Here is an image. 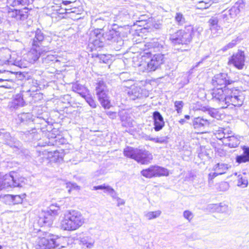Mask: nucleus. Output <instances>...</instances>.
I'll use <instances>...</instances> for the list:
<instances>
[{"label":"nucleus","instance_id":"nucleus-28","mask_svg":"<svg viewBox=\"0 0 249 249\" xmlns=\"http://www.w3.org/2000/svg\"><path fill=\"white\" fill-rule=\"evenodd\" d=\"M242 149L243 154L236 158V161L239 163L249 162V147L244 146Z\"/></svg>","mask_w":249,"mask_h":249},{"label":"nucleus","instance_id":"nucleus-5","mask_svg":"<svg viewBox=\"0 0 249 249\" xmlns=\"http://www.w3.org/2000/svg\"><path fill=\"white\" fill-rule=\"evenodd\" d=\"M15 173L11 172L1 178L2 189L14 187H22L25 184L26 179L22 177L14 176Z\"/></svg>","mask_w":249,"mask_h":249},{"label":"nucleus","instance_id":"nucleus-35","mask_svg":"<svg viewBox=\"0 0 249 249\" xmlns=\"http://www.w3.org/2000/svg\"><path fill=\"white\" fill-rule=\"evenodd\" d=\"M229 167L228 164L221 163L217 164L214 167V170L218 172L219 175H222L226 172Z\"/></svg>","mask_w":249,"mask_h":249},{"label":"nucleus","instance_id":"nucleus-33","mask_svg":"<svg viewBox=\"0 0 249 249\" xmlns=\"http://www.w3.org/2000/svg\"><path fill=\"white\" fill-rule=\"evenodd\" d=\"M39 156L42 159H51L53 157H59V153L57 151L49 152L47 150H44L39 153Z\"/></svg>","mask_w":249,"mask_h":249},{"label":"nucleus","instance_id":"nucleus-12","mask_svg":"<svg viewBox=\"0 0 249 249\" xmlns=\"http://www.w3.org/2000/svg\"><path fill=\"white\" fill-rule=\"evenodd\" d=\"M245 55L244 52H238L236 53L233 54L229 59V64H232L238 69L241 70L245 65Z\"/></svg>","mask_w":249,"mask_h":249},{"label":"nucleus","instance_id":"nucleus-29","mask_svg":"<svg viewBox=\"0 0 249 249\" xmlns=\"http://www.w3.org/2000/svg\"><path fill=\"white\" fill-rule=\"evenodd\" d=\"M44 39V35L41 30H37L35 33V36L33 40L32 46L37 47H42L40 46L41 42Z\"/></svg>","mask_w":249,"mask_h":249},{"label":"nucleus","instance_id":"nucleus-21","mask_svg":"<svg viewBox=\"0 0 249 249\" xmlns=\"http://www.w3.org/2000/svg\"><path fill=\"white\" fill-rule=\"evenodd\" d=\"M79 244L84 248H92L95 244V240L90 236H84L79 238Z\"/></svg>","mask_w":249,"mask_h":249},{"label":"nucleus","instance_id":"nucleus-25","mask_svg":"<svg viewBox=\"0 0 249 249\" xmlns=\"http://www.w3.org/2000/svg\"><path fill=\"white\" fill-rule=\"evenodd\" d=\"M72 89L73 91L78 93L83 98L89 93V91L87 88L77 83L72 85Z\"/></svg>","mask_w":249,"mask_h":249},{"label":"nucleus","instance_id":"nucleus-11","mask_svg":"<svg viewBox=\"0 0 249 249\" xmlns=\"http://www.w3.org/2000/svg\"><path fill=\"white\" fill-rule=\"evenodd\" d=\"M238 79L234 80L230 79L228 76V74L226 73H220L215 74L212 80V84L213 86L217 87L218 86H224L231 84L234 82H236Z\"/></svg>","mask_w":249,"mask_h":249},{"label":"nucleus","instance_id":"nucleus-31","mask_svg":"<svg viewBox=\"0 0 249 249\" xmlns=\"http://www.w3.org/2000/svg\"><path fill=\"white\" fill-rule=\"evenodd\" d=\"M138 150V148L127 147L124 149V154L125 156L136 160Z\"/></svg>","mask_w":249,"mask_h":249},{"label":"nucleus","instance_id":"nucleus-23","mask_svg":"<svg viewBox=\"0 0 249 249\" xmlns=\"http://www.w3.org/2000/svg\"><path fill=\"white\" fill-rule=\"evenodd\" d=\"M157 166H151L149 168L141 171V174L146 178L157 177Z\"/></svg>","mask_w":249,"mask_h":249},{"label":"nucleus","instance_id":"nucleus-10","mask_svg":"<svg viewBox=\"0 0 249 249\" xmlns=\"http://www.w3.org/2000/svg\"><path fill=\"white\" fill-rule=\"evenodd\" d=\"M89 45H92L93 49L102 47L104 45L103 34L99 29H94L89 31Z\"/></svg>","mask_w":249,"mask_h":249},{"label":"nucleus","instance_id":"nucleus-59","mask_svg":"<svg viewBox=\"0 0 249 249\" xmlns=\"http://www.w3.org/2000/svg\"><path fill=\"white\" fill-rule=\"evenodd\" d=\"M96 95L98 97L99 100H102L103 99H106V98L108 97L106 93V91L101 92H98L97 93H96Z\"/></svg>","mask_w":249,"mask_h":249},{"label":"nucleus","instance_id":"nucleus-8","mask_svg":"<svg viewBox=\"0 0 249 249\" xmlns=\"http://www.w3.org/2000/svg\"><path fill=\"white\" fill-rule=\"evenodd\" d=\"M0 65H14L20 68L27 67V63L22 60L20 56L16 53H8L4 57L1 56L0 59Z\"/></svg>","mask_w":249,"mask_h":249},{"label":"nucleus","instance_id":"nucleus-4","mask_svg":"<svg viewBox=\"0 0 249 249\" xmlns=\"http://www.w3.org/2000/svg\"><path fill=\"white\" fill-rule=\"evenodd\" d=\"M195 34V29L192 25H188L183 30H180L169 36V40L173 45H187L190 43Z\"/></svg>","mask_w":249,"mask_h":249},{"label":"nucleus","instance_id":"nucleus-13","mask_svg":"<svg viewBox=\"0 0 249 249\" xmlns=\"http://www.w3.org/2000/svg\"><path fill=\"white\" fill-rule=\"evenodd\" d=\"M23 6L25 7L21 10L9 8L8 11V16L17 20H23L26 19L28 17V8L26 7L27 5Z\"/></svg>","mask_w":249,"mask_h":249},{"label":"nucleus","instance_id":"nucleus-41","mask_svg":"<svg viewBox=\"0 0 249 249\" xmlns=\"http://www.w3.org/2000/svg\"><path fill=\"white\" fill-rule=\"evenodd\" d=\"M238 179L237 185L242 188H245L247 186L248 181L246 177H243L242 175H239Z\"/></svg>","mask_w":249,"mask_h":249},{"label":"nucleus","instance_id":"nucleus-26","mask_svg":"<svg viewBox=\"0 0 249 249\" xmlns=\"http://www.w3.org/2000/svg\"><path fill=\"white\" fill-rule=\"evenodd\" d=\"M240 137L238 135H231L229 139H225V144L231 147H236L240 144Z\"/></svg>","mask_w":249,"mask_h":249},{"label":"nucleus","instance_id":"nucleus-45","mask_svg":"<svg viewBox=\"0 0 249 249\" xmlns=\"http://www.w3.org/2000/svg\"><path fill=\"white\" fill-rule=\"evenodd\" d=\"M240 9H238L237 7L234 5L229 10L227 11L229 16L231 18L235 17L239 13Z\"/></svg>","mask_w":249,"mask_h":249},{"label":"nucleus","instance_id":"nucleus-18","mask_svg":"<svg viewBox=\"0 0 249 249\" xmlns=\"http://www.w3.org/2000/svg\"><path fill=\"white\" fill-rule=\"evenodd\" d=\"M192 124L195 129L203 130L209 126L210 122L202 117H197L194 118Z\"/></svg>","mask_w":249,"mask_h":249},{"label":"nucleus","instance_id":"nucleus-17","mask_svg":"<svg viewBox=\"0 0 249 249\" xmlns=\"http://www.w3.org/2000/svg\"><path fill=\"white\" fill-rule=\"evenodd\" d=\"M56 216L53 214L44 211L42 215L38 219V223L41 226L50 227Z\"/></svg>","mask_w":249,"mask_h":249},{"label":"nucleus","instance_id":"nucleus-27","mask_svg":"<svg viewBox=\"0 0 249 249\" xmlns=\"http://www.w3.org/2000/svg\"><path fill=\"white\" fill-rule=\"evenodd\" d=\"M128 95L130 98L134 100L142 97V89L140 87H132L128 91Z\"/></svg>","mask_w":249,"mask_h":249},{"label":"nucleus","instance_id":"nucleus-9","mask_svg":"<svg viewBox=\"0 0 249 249\" xmlns=\"http://www.w3.org/2000/svg\"><path fill=\"white\" fill-rule=\"evenodd\" d=\"M49 52V49L47 47H37L32 46V49L26 54V58L27 60H24L27 63V67L28 63H35L40 56L45 55Z\"/></svg>","mask_w":249,"mask_h":249},{"label":"nucleus","instance_id":"nucleus-19","mask_svg":"<svg viewBox=\"0 0 249 249\" xmlns=\"http://www.w3.org/2000/svg\"><path fill=\"white\" fill-rule=\"evenodd\" d=\"M154 120V129L156 131L160 130L164 126L165 123L163 118L159 111H155L153 113Z\"/></svg>","mask_w":249,"mask_h":249},{"label":"nucleus","instance_id":"nucleus-42","mask_svg":"<svg viewBox=\"0 0 249 249\" xmlns=\"http://www.w3.org/2000/svg\"><path fill=\"white\" fill-rule=\"evenodd\" d=\"M95 90L96 93L106 91V86L104 82L102 80L99 81L97 83Z\"/></svg>","mask_w":249,"mask_h":249},{"label":"nucleus","instance_id":"nucleus-46","mask_svg":"<svg viewBox=\"0 0 249 249\" xmlns=\"http://www.w3.org/2000/svg\"><path fill=\"white\" fill-rule=\"evenodd\" d=\"M175 20L178 24L182 25L185 23V20L183 15L180 13H177L175 16Z\"/></svg>","mask_w":249,"mask_h":249},{"label":"nucleus","instance_id":"nucleus-56","mask_svg":"<svg viewBox=\"0 0 249 249\" xmlns=\"http://www.w3.org/2000/svg\"><path fill=\"white\" fill-rule=\"evenodd\" d=\"M62 3L64 6H65L66 8H71L76 5L75 1L72 2L70 0H62Z\"/></svg>","mask_w":249,"mask_h":249},{"label":"nucleus","instance_id":"nucleus-30","mask_svg":"<svg viewBox=\"0 0 249 249\" xmlns=\"http://www.w3.org/2000/svg\"><path fill=\"white\" fill-rule=\"evenodd\" d=\"M118 35L119 33L117 31L114 30H109L106 32L105 35H103L104 40L106 39L113 42L118 41L119 39Z\"/></svg>","mask_w":249,"mask_h":249},{"label":"nucleus","instance_id":"nucleus-15","mask_svg":"<svg viewBox=\"0 0 249 249\" xmlns=\"http://www.w3.org/2000/svg\"><path fill=\"white\" fill-rule=\"evenodd\" d=\"M214 135L217 139L222 141L225 143V139H229L231 135H233V132L230 127H219L214 131Z\"/></svg>","mask_w":249,"mask_h":249},{"label":"nucleus","instance_id":"nucleus-32","mask_svg":"<svg viewBox=\"0 0 249 249\" xmlns=\"http://www.w3.org/2000/svg\"><path fill=\"white\" fill-rule=\"evenodd\" d=\"M33 0H7V4L12 7L28 5Z\"/></svg>","mask_w":249,"mask_h":249},{"label":"nucleus","instance_id":"nucleus-2","mask_svg":"<svg viewBox=\"0 0 249 249\" xmlns=\"http://www.w3.org/2000/svg\"><path fill=\"white\" fill-rule=\"evenodd\" d=\"M82 214L75 210H68L63 214L60 222L61 229L67 231H74L78 229L85 223Z\"/></svg>","mask_w":249,"mask_h":249},{"label":"nucleus","instance_id":"nucleus-43","mask_svg":"<svg viewBox=\"0 0 249 249\" xmlns=\"http://www.w3.org/2000/svg\"><path fill=\"white\" fill-rule=\"evenodd\" d=\"M84 98L85 99L87 103L92 108H95L96 107V104L95 101L92 98L91 95L89 93L87 94Z\"/></svg>","mask_w":249,"mask_h":249},{"label":"nucleus","instance_id":"nucleus-36","mask_svg":"<svg viewBox=\"0 0 249 249\" xmlns=\"http://www.w3.org/2000/svg\"><path fill=\"white\" fill-rule=\"evenodd\" d=\"M52 10L55 12V13L58 14H64L65 13H69V8L62 7L61 6H59L57 4H55L52 6Z\"/></svg>","mask_w":249,"mask_h":249},{"label":"nucleus","instance_id":"nucleus-55","mask_svg":"<svg viewBox=\"0 0 249 249\" xmlns=\"http://www.w3.org/2000/svg\"><path fill=\"white\" fill-rule=\"evenodd\" d=\"M236 42L237 41L236 40H232L231 42L222 48L223 51H226L230 48H233L236 44Z\"/></svg>","mask_w":249,"mask_h":249},{"label":"nucleus","instance_id":"nucleus-54","mask_svg":"<svg viewBox=\"0 0 249 249\" xmlns=\"http://www.w3.org/2000/svg\"><path fill=\"white\" fill-rule=\"evenodd\" d=\"M212 33L213 34H216L221 30V27L218 25V23L215 25L211 26L210 27Z\"/></svg>","mask_w":249,"mask_h":249},{"label":"nucleus","instance_id":"nucleus-63","mask_svg":"<svg viewBox=\"0 0 249 249\" xmlns=\"http://www.w3.org/2000/svg\"><path fill=\"white\" fill-rule=\"evenodd\" d=\"M107 115L111 119H114L116 118L117 117V113L115 112H112V111H107L106 112Z\"/></svg>","mask_w":249,"mask_h":249},{"label":"nucleus","instance_id":"nucleus-49","mask_svg":"<svg viewBox=\"0 0 249 249\" xmlns=\"http://www.w3.org/2000/svg\"><path fill=\"white\" fill-rule=\"evenodd\" d=\"M216 155L221 158H226L228 159L229 155L227 154L226 152L222 148H217L216 151Z\"/></svg>","mask_w":249,"mask_h":249},{"label":"nucleus","instance_id":"nucleus-38","mask_svg":"<svg viewBox=\"0 0 249 249\" xmlns=\"http://www.w3.org/2000/svg\"><path fill=\"white\" fill-rule=\"evenodd\" d=\"M161 213L160 210L154 212H148L144 214L145 217L148 220H151L159 217Z\"/></svg>","mask_w":249,"mask_h":249},{"label":"nucleus","instance_id":"nucleus-57","mask_svg":"<svg viewBox=\"0 0 249 249\" xmlns=\"http://www.w3.org/2000/svg\"><path fill=\"white\" fill-rule=\"evenodd\" d=\"M209 24L210 27L213 25H215V24H217L218 23V18L216 17H212L209 20Z\"/></svg>","mask_w":249,"mask_h":249},{"label":"nucleus","instance_id":"nucleus-37","mask_svg":"<svg viewBox=\"0 0 249 249\" xmlns=\"http://www.w3.org/2000/svg\"><path fill=\"white\" fill-rule=\"evenodd\" d=\"M60 57L55 55L50 54H48L46 57L43 58V61L44 63L48 64L50 62H60Z\"/></svg>","mask_w":249,"mask_h":249},{"label":"nucleus","instance_id":"nucleus-40","mask_svg":"<svg viewBox=\"0 0 249 249\" xmlns=\"http://www.w3.org/2000/svg\"><path fill=\"white\" fill-rule=\"evenodd\" d=\"M60 207L57 204H52L50 206L49 209L46 211L47 212L53 214L56 216L58 213V211L59 210Z\"/></svg>","mask_w":249,"mask_h":249},{"label":"nucleus","instance_id":"nucleus-39","mask_svg":"<svg viewBox=\"0 0 249 249\" xmlns=\"http://www.w3.org/2000/svg\"><path fill=\"white\" fill-rule=\"evenodd\" d=\"M12 74L9 71H0V82L9 81L10 80L9 75Z\"/></svg>","mask_w":249,"mask_h":249},{"label":"nucleus","instance_id":"nucleus-6","mask_svg":"<svg viewBox=\"0 0 249 249\" xmlns=\"http://www.w3.org/2000/svg\"><path fill=\"white\" fill-rule=\"evenodd\" d=\"M227 97L226 107L230 105L234 107H241L245 99L244 92L236 88L228 89L227 91Z\"/></svg>","mask_w":249,"mask_h":249},{"label":"nucleus","instance_id":"nucleus-64","mask_svg":"<svg viewBox=\"0 0 249 249\" xmlns=\"http://www.w3.org/2000/svg\"><path fill=\"white\" fill-rule=\"evenodd\" d=\"M218 175H220L218 174L217 172L215 171L213 173H211L209 174V181L212 180L215 177L217 176Z\"/></svg>","mask_w":249,"mask_h":249},{"label":"nucleus","instance_id":"nucleus-20","mask_svg":"<svg viewBox=\"0 0 249 249\" xmlns=\"http://www.w3.org/2000/svg\"><path fill=\"white\" fill-rule=\"evenodd\" d=\"M108 20L107 17H100L96 18H92L91 20V24L92 26L95 28V29H99L102 31V28L105 25L106 22Z\"/></svg>","mask_w":249,"mask_h":249},{"label":"nucleus","instance_id":"nucleus-58","mask_svg":"<svg viewBox=\"0 0 249 249\" xmlns=\"http://www.w3.org/2000/svg\"><path fill=\"white\" fill-rule=\"evenodd\" d=\"M228 210V206L226 204H220L219 208H217V211L220 213H226Z\"/></svg>","mask_w":249,"mask_h":249},{"label":"nucleus","instance_id":"nucleus-47","mask_svg":"<svg viewBox=\"0 0 249 249\" xmlns=\"http://www.w3.org/2000/svg\"><path fill=\"white\" fill-rule=\"evenodd\" d=\"M184 103L182 101H176L174 103V106L176 110L178 113H180L182 111V108L183 107Z\"/></svg>","mask_w":249,"mask_h":249},{"label":"nucleus","instance_id":"nucleus-62","mask_svg":"<svg viewBox=\"0 0 249 249\" xmlns=\"http://www.w3.org/2000/svg\"><path fill=\"white\" fill-rule=\"evenodd\" d=\"M99 58L101 62L107 63L108 58V57L105 54H101L99 56Z\"/></svg>","mask_w":249,"mask_h":249},{"label":"nucleus","instance_id":"nucleus-24","mask_svg":"<svg viewBox=\"0 0 249 249\" xmlns=\"http://www.w3.org/2000/svg\"><path fill=\"white\" fill-rule=\"evenodd\" d=\"M25 101L23 99L22 95L18 94L15 96L12 101L10 103L9 106L11 107L17 108L24 106Z\"/></svg>","mask_w":249,"mask_h":249},{"label":"nucleus","instance_id":"nucleus-53","mask_svg":"<svg viewBox=\"0 0 249 249\" xmlns=\"http://www.w3.org/2000/svg\"><path fill=\"white\" fill-rule=\"evenodd\" d=\"M102 106L105 108H109L110 107V103L108 97L106 99L99 100Z\"/></svg>","mask_w":249,"mask_h":249},{"label":"nucleus","instance_id":"nucleus-52","mask_svg":"<svg viewBox=\"0 0 249 249\" xmlns=\"http://www.w3.org/2000/svg\"><path fill=\"white\" fill-rule=\"evenodd\" d=\"M66 187L68 189L69 193L72 190H79V187L77 185L76 183H72L71 182H68L66 183Z\"/></svg>","mask_w":249,"mask_h":249},{"label":"nucleus","instance_id":"nucleus-48","mask_svg":"<svg viewBox=\"0 0 249 249\" xmlns=\"http://www.w3.org/2000/svg\"><path fill=\"white\" fill-rule=\"evenodd\" d=\"M104 192L108 193L112 198H115L116 196V192L112 187L108 185H106Z\"/></svg>","mask_w":249,"mask_h":249},{"label":"nucleus","instance_id":"nucleus-22","mask_svg":"<svg viewBox=\"0 0 249 249\" xmlns=\"http://www.w3.org/2000/svg\"><path fill=\"white\" fill-rule=\"evenodd\" d=\"M25 194L22 195H7L4 196L5 199L8 201V204H17L21 203L23 199L25 198Z\"/></svg>","mask_w":249,"mask_h":249},{"label":"nucleus","instance_id":"nucleus-50","mask_svg":"<svg viewBox=\"0 0 249 249\" xmlns=\"http://www.w3.org/2000/svg\"><path fill=\"white\" fill-rule=\"evenodd\" d=\"M168 138L167 136H162L157 138H155L153 139V142L156 143H166L168 142Z\"/></svg>","mask_w":249,"mask_h":249},{"label":"nucleus","instance_id":"nucleus-51","mask_svg":"<svg viewBox=\"0 0 249 249\" xmlns=\"http://www.w3.org/2000/svg\"><path fill=\"white\" fill-rule=\"evenodd\" d=\"M183 215L184 218L188 221H191L194 217L193 213L189 210H186L183 212Z\"/></svg>","mask_w":249,"mask_h":249},{"label":"nucleus","instance_id":"nucleus-61","mask_svg":"<svg viewBox=\"0 0 249 249\" xmlns=\"http://www.w3.org/2000/svg\"><path fill=\"white\" fill-rule=\"evenodd\" d=\"M69 13H76L77 15L80 14V10H79V8L76 7L75 5L74 6L69 8Z\"/></svg>","mask_w":249,"mask_h":249},{"label":"nucleus","instance_id":"nucleus-1","mask_svg":"<svg viewBox=\"0 0 249 249\" xmlns=\"http://www.w3.org/2000/svg\"><path fill=\"white\" fill-rule=\"evenodd\" d=\"M135 67L141 72L155 71L164 62V56L161 54L151 55V51L143 52L133 60Z\"/></svg>","mask_w":249,"mask_h":249},{"label":"nucleus","instance_id":"nucleus-3","mask_svg":"<svg viewBox=\"0 0 249 249\" xmlns=\"http://www.w3.org/2000/svg\"><path fill=\"white\" fill-rule=\"evenodd\" d=\"M68 245V238L45 232L43 236L38 237L36 249H61Z\"/></svg>","mask_w":249,"mask_h":249},{"label":"nucleus","instance_id":"nucleus-7","mask_svg":"<svg viewBox=\"0 0 249 249\" xmlns=\"http://www.w3.org/2000/svg\"><path fill=\"white\" fill-rule=\"evenodd\" d=\"M228 89L226 87L217 88H213L212 90V100L217 103L220 108H226L227 91Z\"/></svg>","mask_w":249,"mask_h":249},{"label":"nucleus","instance_id":"nucleus-44","mask_svg":"<svg viewBox=\"0 0 249 249\" xmlns=\"http://www.w3.org/2000/svg\"><path fill=\"white\" fill-rule=\"evenodd\" d=\"M157 177L161 176H168L169 175V171L167 169L157 166Z\"/></svg>","mask_w":249,"mask_h":249},{"label":"nucleus","instance_id":"nucleus-60","mask_svg":"<svg viewBox=\"0 0 249 249\" xmlns=\"http://www.w3.org/2000/svg\"><path fill=\"white\" fill-rule=\"evenodd\" d=\"M234 5L237 7L238 9H243L245 7V2L243 0H238L234 4Z\"/></svg>","mask_w":249,"mask_h":249},{"label":"nucleus","instance_id":"nucleus-34","mask_svg":"<svg viewBox=\"0 0 249 249\" xmlns=\"http://www.w3.org/2000/svg\"><path fill=\"white\" fill-rule=\"evenodd\" d=\"M213 3V0H202L198 1L196 4L197 9H205L208 8Z\"/></svg>","mask_w":249,"mask_h":249},{"label":"nucleus","instance_id":"nucleus-14","mask_svg":"<svg viewBox=\"0 0 249 249\" xmlns=\"http://www.w3.org/2000/svg\"><path fill=\"white\" fill-rule=\"evenodd\" d=\"M153 156L151 153L144 149H139L136 161L142 164H147L151 162Z\"/></svg>","mask_w":249,"mask_h":249},{"label":"nucleus","instance_id":"nucleus-16","mask_svg":"<svg viewBox=\"0 0 249 249\" xmlns=\"http://www.w3.org/2000/svg\"><path fill=\"white\" fill-rule=\"evenodd\" d=\"M164 42L163 41H154L153 42H148L147 43H141L139 44V47L143 52L148 51L147 49H153L156 51H160L163 48Z\"/></svg>","mask_w":249,"mask_h":249}]
</instances>
